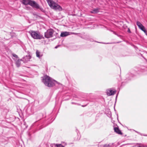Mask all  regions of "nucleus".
Returning a JSON list of instances; mask_svg holds the SVG:
<instances>
[{"label": "nucleus", "mask_w": 147, "mask_h": 147, "mask_svg": "<svg viewBox=\"0 0 147 147\" xmlns=\"http://www.w3.org/2000/svg\"><path fill=\"white\" fill-rule=\"evenodd\" d=\"M42 82L46 86L49 87L54 86L55 83L59 84L57 81L47 76H45L43 77Z\"/></svg>", "instance_id": "nucleus-1"}, {"label": "nucleus", "mask_w": 147, "mask_h": 147, "mask_svg": "<svg viewBox=\"0 0 147 147\" xmlns=\"http://www.w3.org/2000/svg\"><path fill=\"white\" fill-rule=\"evenodd\" d=\"M22 2L25 5H29L33 8L36 9H39L41 11H43V9L39 5L34 1L31 0H22Z\"/></svg>", "instance_id": "nucleus-2"}, {"label": "nucleus", "mask_w": 147, "mask_h": 147, "mask_svg": "<svg viewBox=\"0 0 147 147\" xmlns=\"http://www.w3.org/2000/svg\"><path fill=\"white\" fill-rule=\"evenodd\" d=\"M51 8L55 10L61 11L62 10V7L55 2L52 0H46Z\"/></svg>", "instance_id": "nucleus-3"}, {"label": "nucleus", "mask_w": 147, "mask_h": 147, "mask_svg": "<svg viewBox=\"0 0 147 147\" xmlns=\"http://www.w3.org/2000/svg\"><path fill=\"white\" fill-rule=\"evenodd\" d=\"M29 33L31 37L34 39H41L44 38L42 35L38 31L30 30L29 32Z\"/></svg>", "instance_id": "nucleus-4"}, {"label": "nucleus", "mask_w": 147, "mask_h": 147, "mask_svg": "<svg viewBox=\"0 0 147 147\" xmlns=\"http://www.w3.org/2000/svg\"><path fill=\"white\" fill-rule=\"evenodd\" d=\"M54 32V30L52 29L48 30L45 33V36L47 38L53 37V34Z\"/></svg>", "instance_id": "nucleus-5"}, {"label": "nucleus", "mask_w": 147, "mask_h": 147, "mask_svg": "<svg viewBox=\"0 0 147 147\" xmlns=\"http://www.w3.org/2000/svg\"><path fill=\"white\" fill-rule=\"evenodd\" d=\"M116 92V91L112 90L111 89H108L107 90V93L109 96L114 95Z\"/></svg>", "instance_id": "nucleus-6"}, {"label": "nucleus", "mask_w": 147, "mask_h": 147, "mask_svg": "<svg viewBox=\"0 0 147 147\" xmlns=\"http://www.w3.org/2000/svg\"><path fill=\"white\" fill-rule=\"evenodd\" d=\"M31 58V57L29 55H26L24 57L22 58V61L24 63H26L28 61H29L30 59Z\"/></svg>", "instance_id": "nucleus-7"}, {"label": "nucleus", "mask_w": 147, "mask_h": 147, "mask_svg": "<svg viewBox=\"0 0 147 147\" xmlns=\"http://www.w3.org/2000/svg\"><path fill=\"white\" fill-rule=\"evenodd\" d=\"M70 34L69 32H61L60 36L61 37H66Z\"/></svg>", "instance_id": "nucleus-8"}, {"label": "nucleus", "mask_w": 147, "mask_h": 147, "mask_svg": "<svg viewBox=\"0 0 147 147\" xmlns=\"http://www.w3.org/2000/svg\"><path fill=\"white\" fill-rule=\"evenodd\" d=\"M115 132L119 134H122V133L118 127H115L114 128Z\"/></svg>", "instance_id": "nucleus-9"}, {"label": "nucleus", "mask_w": 147, "mask_h": 147, "mask_svg": "<svg viewBox=\"0 0 147 147\" xmlns=\"http://www.w3.org/2000/svg\"><path fill=\"white\" fill-rule=\"evenodd\" d=\"M22 60L19 59L16 62V64L18 67H19L21 65V61Z\"/></svg>", "instance_id": "nucleus-10"}, {"label": "nucleus", "mask_w": 147, "mask_h": 147, "mask_svg": "<svg viewBox=\"0 0 147 147\" xmlns=\"http://www.w3.org/2000/svg\"><path fill=\"white\" fill-rule=\"evenodd\" d=\"M99 11V10L98 9H93L92 11H90V13H97Z\"/></svg>", "instance_id": "nucleus-11"}, {"label": "nucleus", "mask_w": 147, "mask_h": 147, "mask_svg": "<svg viewBox=\"0 0 147 147\" xmlns=\"http://www.w3.org/2000/svg\"><path fill=\"white\" fill-rule=\"evenodd\" d=\"M40 52L38 50H36V56L37 57L40 58L42 56V55L40 54Z\"/></svg>", "instance_id": "nucleus-12"}, {"label": "nucleus", "mask_w": 147, "mask_h": 147, "mask_svg": "<svg viewBox=\"0 0 147 147\" xmlns=\"http://www.w3.org/2000/svg\"><path fill=\"white\" fill-rule=\"evenodd\" d=\"M137 25L140 29L143 26L139 21H137L136 23Z\"/></svg>", "instance_id": "nucleus-13"}, {"label": "nucleus", "mask_w": 147, "mask_h": 147, "mask_svg": "<svg viewBox=\"0 0 147 147\" xmlns=\"http://www.w3.org/2000/svg\"><path fill=\"white\" fill-rule=\"evenodd\" d=\"M54 145L57 147H64L63 145L61 144H54Z\"/></svg>", "instance_id": "nucleus-14"}, {"label": "nucleus", "mask_w": 147, "mask_h": 147, "mask_svg": "<svg viewBox=\"0 0 147 147\" xmlns=\"http://www.w3.org/2000/svg\"><path fill=\"white\" fill-rule=\"evenodd\" d=\"M13 57L17 58L18 57V56L15 54H13Z\"/></svg>", "instance_id": "nucleus-15"}, {"label": "nucleus", "mask_w": 147, "mask_h": 147, "mask_svg": "<svg viewBox=\"0 0 147 147\" xmlns=\"http://www.w3.org/2000/svg\"><path fill=\"white\" fill-rule=\"evenodd\" d=\"M110 146L109 144H105L104 145V147H110Z\"/></svg>", "instance_id": "nucleus-16"}, {"label": "nucleus", "mask_w": 147, "mask_h": 147, "mask_svg": "<svg viewBox=\"0 0 147 147\" xmlns=\"http://www.w3.org/2000/svg\"><path fill=\"white\" fill-rule=\"evenodd\" d=\"M143 31L147 35V31L146 30V29H144Z\"/></svg>", "instance_id": "nucleus-17"}, {"label": "nucleus", "mask_w": 147, "mask_h": 147, "mask_svg": "<svg viewBox=\"0 0 147 147\" xmlns=\"http://www.w3.org/2000/svg\"><path fill=\"white\" fill-rule=\"evenodd\" d=\"M145 28L143 26L142 27H141V28L140 29L141 30H142V31H143L144 29H145Z\"/></svg>", "instance_id": "nucleus-18"}, {"label": "nucleus", "mask_w": 147, "mask_h": 147, "mask_svg": "<svg viewBox=\"0 0 147 147\" xmlns=\"http://www.w3.org/2000/svg\"><path fill=\"white\" fill-rule=\"evenodd\" d=\"M127 32L129 33H131V31H130V30L129 28L128 29V30H127Z\"/></svg>", "instance_id": "nucleus-19"}, {"label": "nucleus", "mask_w": 147, "mask_h": 147, "mask_svg": "<svg viewBox=\"0 0 147 147\" xmlns=\"http://www.w3.org/2000/svg\"><path fill=\"white\" fill-rule=\"evenodd\" d=\"M87 105H82V106L83 107H85Z\"/></svg>", "instance_id": "nucleus-20"}, {"label": "nucleus", "mask_w": 147, "mask_h": 147, "mask_svg": "<svg viewBox=\"0 0 147 147\" xmlns=\"http://www.w3.org/2000/svg\"><path fill=\"white\" fill-rule=\"evenodd\" d=\"M57 47H58L57 46H56V47H55V48L56 49V48H57Z\"/></svg>", "instance_id": "nucleus-21"}, {"label": "nucleus", "mask_w": 147, "mask_h": 147, "mask_svg": "<svg viewBox=\"0 0 147 147\" xmlns=\"http://www.w3.org/2000/svg\"><path fill=\"white\" fill-rule=\"evenodd\" d=\"M71 103H72V104H73V103H74V102H72Z\"/></svg>", "instance_id": "nucleus-22"}]
</instances>
